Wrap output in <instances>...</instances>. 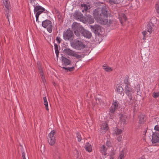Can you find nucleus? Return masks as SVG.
Masks as SVG:
<instances>
[{"label":"nucleus","instance_id":"obj_47","mask_svg":"<svg viewBox=\"0 0 159 159\" xmlns=\"http://www.w3.org/2000/svg\"><path fill=\"white\" fill-rule=\"evenodd\" d=\"M30 0L31 3H32L33 2H34V1H35L34 0Z\"/></svg>","mask_w":159,"mask_h":159},{"label":"nucleus","instance_id":"obj_48","mask_svg":"<svg viewBox=\"0 0 159 159\" xmlns=\"http://www.w3.org/2000/svg\"><path fill=\"white\" fill-rule=\"evenodd\" d=\"M120 134L122 132V130L120 129Z\"/></svg>","mask_w":159,"mask_h":159},{"label":"nucleus","instance_id":"obj_46","mask_svg":"<svg viewBox=\"0 0 159 159\" xmlns=\"http://www.w3.org/2000/svg\"><path fill=\"white\" fill-rule=\"evenodd\" d=\"M108 147L111 145V143L109 142H107L106 143Z\"/></svg>","mask_w":159,"mask_h":159},{"label":"nucleus","instance_id":"obj_18","mask_svg":"<svg viewBox=\"0 0 159 159\" xmlns=\"http://www.w3.org/2000/svg\"><path fill=\"white\" fill-rule=\"evenodd\" d=\"M113 134L114 136H118L117 138V139L118 141H119V140L118 138L119 137V129L117 128L116 127L114 128L113 132Z\"/></svg>","mask_w":159,"mask_h":159},{"label":"nucleus","instance_id":"obj_27","mask_svg":"<svg viewBox=\"0 0 159 159\" xmlns=\"http://www.w3.org/2000/svg\"><path fill=\"white\" fill-rule=\"evenodd\" d=\"M126 150L124 149L120 153V159H122L124 158V156L126 154Z\"/></svg>","mask_w":159,"mask_h":159},{"label":"nucleus","instance_id":"obj_41","mask_svg":"<svg viewBox=\"0 0 159 159\" xmlns=\"http://www.w3.org/2000/svg\"><path fill=\"white\" fill-rule=\"evenodd\" d=\"M124 82L126 85L129 84H128V79L127 78H126L125 80H124Z\"/></svg>","mask_w":159,"mask_h":159},{"label":"nucleus","instance_id":"obj_28","mask_svg":"<svg viewBox=\"0 0 159 159\" xmlns=\"http://www.w3.org/2000/svg\"><path fill=\"white\" fill-rule=\"evenodd\" d=\"M72 56L74 57L77 59L80 58L81 57V55H79L77 53L74 51Z\"/></svg>","mask_w":159,"mask_h":159},{"label":"nucleus","instance_id":"obj_38","mask_svg":"<svg viewBox=\"0 0 159 159\" xmlns=\"http://www.w3.org/2000/svg\"><path fill=\"white\" fill-rule=\"evenodd\" d=\"M21 152H22V157L23 158V159H26V158L25 157V154L24 152V151L23 150H21ZM29 159L28 157V159Z\"/></svg>","mask_w":159,"mask_h":159},{"label":"nucleus","instance_id":"obj_23","mask_svg":"<svg viewBox=\"0 0 159 159\" xmlns=\"http://www.w3.org/2000/svg\"><path fill=\"white\" fill-rule=\"evenodd\" d=\"M44 104L45 106L46 109L47 111H48V102L46 97H44L43 98Z\"/></svg>","mask_w":159,"mask_h":159},{"label":"nucleus","instance_id":"obj_5","mask_svg":"<svg viewBox=\"0 0 159 159\" xmlns=\"http://www.w3.org/2000/svg\"><path fill=\"white\" fill-rule=\"evenodd\" d=\"M42 26L44 28H47V30L51 33L52 31V26L51 22L48 20H46L42 22Z\"/></svg>","mask_w":159,"mask_h":159},{"label":"nucleus","instance_id":"obj_34","mask_svg":"<svg viewBox=\"0 0 159 159\" xmlns=\"http://www.w3.org/2000/svg\"><path fill=\"white\" fill-rule=\"evenodd\" d=\"M126 17L125 15H123L122 16V21L120 20V22L121 23L122 25H123L124 22L126 21Z\"/></svg>","mask_w":159,"mask_h":159},{"label":"nucleus","instance_id":"obj_6","mask_svg":"<svg viewBox=\"0 0 159 159\" xmlns=\"http://www.w3.org/2000/svg\"><path fill=\"white\" fill-rule=\"evenodd\" d=\"M90 28L92 31L95 34H101L102 28L99 25H90Z\"/></svg>","mask_w":159,"mask_h":159},{"label":"nucleus","instance_id":"obj_37","mask_svg":"<svg viewBox=\"0 0 159 159\" xmlns=\"http://www.w3.org/2000/svg\"><path fill=\"white\" fill-rule=\"evenodd\" d=\"M77 137L78 139V141H80L81 140V137L80 134L79 133L77 134Z\"/></svg>","mask_w":159,"mask_h":159},{"label":"nucleus","instance_id":"obj_14","mask_svg":"<svg viewBox=\"0 0 159 159\" xmlns=\"http://www.w3.org/2000/svg\"><path fill=\"white\" fill-rule=\"evenodd\" d=\"M74 16L75 19L77 20H79L80 21H81L84 18L83 16V15L79 12H75L74 14Z\"/></svg>","mask_w":159,"mask_h":159},{"label":"nucleus","instance_id":"obj_19","mask_svg":"<svg viewBox=\"0 0 159 159\" xmlns=\"http://www.w3.org/2000/svg\"><path fill=\"white\" fill-rule=\"evenodd\" d=\"M64 52L69 56H72L74 51L71 50L69 48H66L64 50Z\"/></svg>","mask_w":159,"mask_h":159},{"label":"nucleus","instance_id":"obj_35","mask_svg":"<svg viewBox=\"0 0 159 159\" xmlns=\"http://www.w3.org/2000/svg\"><path fill=\"white\" fill-rule=\"evenodd\" d=\"M62 68L63 69H65L66 70H69L70 71H71L73 70L74 69V68L73 67H68V68H66V67H63Z\"/></svg>","mask_w":159,"mask_h":159},{"label":"nucleus","instance_id":"obj_15","mask_svg":"<svg viewBox=\"0 0 159 159\" xmlns=\"http://www.w3.org/2000/svg\"><path fill=\"white\" fill-rule=\"evenodd\" d=\"M61 58L63 64L64 65L67 66L70 64V61L65 57L62 56Z\"/></svg>","mask_w":159,"mask_h":159},{"label":"nucleus","instance_id":"obj_10","mask_svg":"<svg viewBox=\"0 0 159 159\" xmlns=\"http://www.w3.org/2000/svg\"><path fill=\"white\" fill-rule=\"evenodd\" d=\"M152 142L156 143L159 142V132H154L152 135Z\"/></svg>","mask_w":159,"mask_h":159},{"label":"nucleus","instance_id":"obj_13","mask_svg":"<svg viewBox=\"0 0 159 159\" xmlns=\"http://www.w3.org/2000/svg\"><path fill=\"white\" fill-rule=\"evenodd\" d=\"M147 29L148 32L151 34L153 32H154V30L156 29V27L152 23H149L148 24Z\"/></svg>","mask_w":159,"mask_h":159},{"label":"nucleus","instance_id":"obj_42","mask_svg":"<svg viewBox=\"0 0 159 159\" xmlns=\"http://www.w3.org/2000/svg\"><path fill=\"white\" fill-rule=\"evenodd\" d=\"M56 40L57 41L60 43L61 42V39L59 37H57L56 38Z\"/></svg>","mask_w":159,"mask_h":159},{"label":"nucleus","instance_id":"obj_32","mask_svg":"<svg viewBox=\"0 0 159 159\" xmlns=\"http://www.w3.org/2000/svg\"><path fill=\"white\" fill-rule=\"evenodd\" d=\"M155 8L157 12L159 14V1L157 2L155 5Z\"/></svg>","mask_w":159,"mask_h":159},{"label":"nucleus","instance_id":"obj_33","mask_svg":"<svg viewBox=\"0 0 159 159\" xmlns=\"http://www.w3.org/2000/svg\"><path fill=\"white\" fill-rule=\"evenodd\" d=\"M119 2V0H109V2L111 4H118Z\"/></svg>","mask_w":159,"mask_h":159},{"label":"nucleus","instance_id":"obj_29","mask_svg":"<svg viewBox=\"0 0 159 159\" xmlns=\"http://www.w3.org/2000/svg\"><path fill=\"white\" fill-rule=\"evenodd\" d=\"M146 120V117L143 115H141L140 117L139 121L140 123L143 122Z\"/></svg>","mask_w":159,"mask_h":159},{"label":"nucleus","instance_id":"obj_43","mask_svg":"<svg viewBox=\"0 0 159 159\" xmlns=\"http://www.w3.org/2000/svg\"><path fill=\"white\" fill-rule=\"evenodd\" d=\"M116 87V90L118 92H119V85L118 84H117Z\"/></svg>","mask_w":159,"mask_h":159},{"label":"nucleus","instance_id":"obj_8","mask_svg":"<svg viewBox=\"0 0 159 159\" xmlns=\"http://www.w3.org/2000/svg\"><path fill=\"white\" fill-rule=\"evenodd\" d=\"M72 47L77 50H81L85 48V45L83 43L79 40L76 41L72 44Z\"/></svg>","mask_w":159,"mask_h":159},{"label":"nucleus","instance_id":"obj_44","mask_svg":"<svg viewBox=\"0 0 159 159\" xmlns=\"http://www.w3.org/2000/svg\"><path fill=\"white\" fill-rule=\"evenodd\" d=\"M142 34H143L144 37H145L147 34V32L146 31H144L142 32Z\"/></svg>","mask_w":159,"mask_h":159},{"label":"nucleus","instance_id":"obj_49","mask_svg":"<svg viewBox=\"0 0 159 159\" xmlns=\"http://www.w3.org/2000/svg\"><path fill=\"white\" fill-rule=\"evenodd\" d=\"M113 159V158H110V159Z\"/></svg>","mask_w":159,"mask_h":159},{"label":"nucleus","instance_id":"obj_31","mask_svg":"<svg viewBox=\"0 0 159 159\" xmlns=\"http://www.w3.org/2000/svg\"><path fill=\"white\" fill-rule=\"evenodd\" d=\"M88 18V19L87 20V21L89 24H91L94 22V19L93 18H91V16H89Z\"/></svg>","mask_w":159,"mask_h":159},{"label":"nucleus","instance_id":"obj_11","mask_svg":"<svg viewBox=\"0 0 159 159\" xmlns=\"http://www.w3.org/2000/svg\"><path fill=\"white\" fill-rule=\"evenodd\" d=\"M37 65L38 66V68L39 71V74L41 78L42 81L44 84L45 82V77L44 73L43 72L42 68L40 65V63L39 62H37Z\"/></svg>","mask_w":159,"mask_h":159},{"label":"nucleus","instance_id":"obj_26","mask_svg":"<svg viewBox=\"0 0 159 159\" xmlns=\"http://www.w3.org/2000/svg\"><path fill=\"white\" fill-rule=\"evenodd\" d=\"M103 68L107 72H110L112 70L111 68L110 67L106 65H104L103 66Z\"/></svg>","mask_w":159,"mask_h":159},{"label":"nucleus","instance_id":"obj_24","mask_svg":"<svg viewBox=\"0 0 159 159\" xmlns=\"http://www.w3.org/2000/svg\"><path fill=\"white\" fill-rule=\"evenodd\" d=\"M81 6L82 12H84V11H87L88 7H88V6H87L86 4H81Z\"/></svg>","mask_w":159,"mask_h":159},{"label":"nucleus","instance_id":"obj_30","mask_svg":"<svg viewBox=\"0 0 159 159\" xmlns=\"http://www.w3.org/2000/svg\"><path fill=\"white\" fill-rule=\"evenodd\" d=\"M56 54L57 57H58L59 52L58 49V46L56 44H54Z\"/></svg>","mask_w":159,"mask_h":159},{"label":"nucleus","instance_id":"obj_9","mask_svg":"<svg viewBox=\"0 0 159 159\" xmlns=\"http://www.w3.org/2000/svg\"><path fill=\"white\" fill-rule=\"evenodd\" d=\"M79 26L80 30L81 33L83 36L87 38L90 39L91 38L92 34L90 32L85 30L83 27Z\"/></svg>","mask_w":159,"mask_h":159},{"label":"nucleus","instance_id":"obj_16","mask_svg":"<svg viewBox=\"0 0 159 159\" xmlns=\"http://www.w3.org/2000/svg\"><path fill=\"white\" fill-rule=\"evenodd\" d=\"M118 106V103L116 101L114 102L113 106L111 107L110 111L111 113H113Z\"/></svg>","mask_w":159,"mask_h":159},{"label":"nucleus","instance_id":"obj_40","mask_svg":"<svg viewBox=\"0 0 159 159\" xmlns=\"http://www.w3.org/2000/svg\"><path fill=\"white\" fill-rule=\"evenodd\" d=\"M96 102L97 103H101V102H102V101L101 99L99 98H96Z\"/></svg>","mask_w":159,"mask_h":159},{"label":"nucleus","instance_id":"obj_12","mask_svg":"<svg viewBox=\"0 0 159 159\" xmlns=\"http://www.w3.org/2000/svg\"><path fill=\"white\" fill-rule=\"evenodd\" d=\"M125 90L126 93L129 96H131L132 93L134 92V90L131 88L129 84L126 85Z\"/></svg>","mask_w":159,"mask_h":159},{"label":"nucleus","instance_id":"obj_21","mask_svg":"<svg viewBox=\"0 0 159 159\" xmlns=\"http://www.w3.org/2000/svg\"><path fill=\"white\" fill-rule=\"evenodd\" d=\"M84 148L86 150L89 152H90L92 151V146L89 143H86Z\"/></svg>","mask_w":159,"mask_h":159},{"label":"nucleus","instance_id":"obj_7","mask_svg":"<svg viewBox=\"0 0 159 159\" xmlns=\"http://www.w3.org/2000/svg\"><path fill=\"white\" fill-rule=\"evenodd\" d=\"M83 27L77 23H73L72 25V28L74 30V33L75 35L77 37H79L80 35V30L79 26Z\"/></svg>","mask_w":159,"mask_h":159},{"label":"nucleus","instance_id":"obj_1","mask_svg":"<svg viewBox=\"0 0 159 159\" xmlns=\"http://www.w3.org/2000/svg\"><path fill=\"white\" fill-rule=\"evenodd\" d=\"M93 13L95 19L98 23L103 25L112 23V20H108L107 10L106 7L98 8L93 10Z\"/></svg>","mask_w":159,"mask_h":159},{"label":"nucleus","instance_id":"obj_2","mask_svg":"<svg viewBox=\"0 0 159 159\" xmlns=\"http://www.w3.org/2000/svg\"><path fill=\"white\" fill-rule=\"evenodd\" d=\"M64 39L66 41H72L74 38V35L72 31L70 29H67L63 34Z\"/></svg>","mask_w":159,"mask_h":159},{"label":"nucleus","instance_id":"obj_39","mask_svg":"<svg viewBox=\"0 0 159 159\" xmlns=\"http://www.w3.org/2000/svg\"><path fill=\"white\" fill-rule=\"evenodd\" d=\"M154 129L157 130V132H159V125H156L155 126Z\"/></svg>","mask_w":159,"mask_h":159},{"label":"nucleus","instance_id":"obj_45","mask_svg":"<svg viewBox=\"0 0 159 159\" xmlns=\"http://www.w3.org/2000/svg\"><path fill=\"white\" fill-rule=\"evenodd\" d=\"M10 17V15L9 13V12H8V13H7V19H8V21H9V17Z\"/></svg>","mask_w":159,"mask_h":159},{"label":"nucleus","instance_id":"obj_4","mask_svg":"<svg viewBox=\"0 0 159 159\" xmlns=\"http://www.w3.org/2000/svg\"><path fill=\"white\" fill-rule=\"evenodd\" d=\"M33 6L34 7V12L35 14L36 13L35 16L36 21H37L39 15L45 11V9L40 6H35L34 5Z\"/></svg>","mask_w":159,"mask_h":159},{"label":"nucleus","instance_id":"obj_36","mask_svg":"<svg viewBox=\"0 0 159 159\" xmlns=\"http://www.w3.org/2000/svg\"><path fill=\"white\" fill-rule=\"evenodd\" d=\"M153 97L154 98H156L159 96V93H153L152 94Z\"/></svg>","mask_w":159,"mask_h":159},{"label":"nucleus","instance_id":"obj_50","mask_svg":"<svg viewBox=\"0 0 159 159\" xmlns=\"http://www.w3.org/2000/svg\"><path fill=\"white\" fill-rule=\"evenodd\" d=\"M83 22L84 23V21H83Z\"/></svg>","mask_w":159,"mask_h":159},{"label":"nucleus","instance_id":"obj_3","mask_svg":"<svg viewBox=\"0 0 159 159\" xmlns=\"http://www.w3.org/2000/svg\"><path fill=\"white\" fill-rule=\"evenodd\" d=\"M54 130L52 131L48 136V141L49 144L51 146L54 145L56 142V135Z\"/></svg>","mask_w":159,"mask_h":159},{"label":"nucleus","instance_id":"obj_17","mask_svg":"<svg viewBox=\"0 0 159 159\" xmlns=\"http://www.w3.org/2000/svg\"><path fill=\"white\" fill-rule=\"evenodd\" d=\"M101 132H105L108 129V125L106 123H104L101 126Z\"/></svg>","mask_w":159,"mask_h":159},{"label":"nucleus","instance_id":"obj_20","mask_svg":"<svg viewBox=\"0 0 159 159\" xmlns=\"http://www.w3.org/2000/svg\"><path fill=\"white\" fill-rule=\"evenodd\" d=\"M126 117L125 116L122 115L120 117V122H121V125H125L126 123L125 121V119Z\"/></svg>","mask_w":159,"mask_h":159},{"label":"nucleus","instance_id":"obj_25","mask_svg":"<svg viewBox=\"0 0 159 159\" xmlns=\"http://www.w3.org/2000/svg\"><path fill=\"white\" fill-rule=\"evenodd\" d=\"M107 149V148H106L105 146L104 145H102V147H100V151L101 152L104 153V154L105 155L106 154L105 153L106 152Z\"/></svg>","mask_w":159,"mask_h":159},{"label":"nucleus","instance_id":"obj_22","mask_svg":"<svg viewBox=\"0 0 159 159\" xmlns=\"http://www.w3.org/2000/svg\"><path fill=\"white\" fill-rule=\"evenodd\" d=\"M4 4L5 7L7 9H9L10 2L8 0H2Z\"/></svg>","mask_w":159,"mask_h":159}]
</instances>
